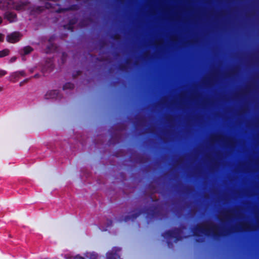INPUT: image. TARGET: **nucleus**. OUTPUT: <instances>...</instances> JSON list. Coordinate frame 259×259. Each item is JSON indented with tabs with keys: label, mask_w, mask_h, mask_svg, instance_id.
<instances>
[{
	"label": "nucleus",
	"mask_w": 259,
	"mask_h": 259,
	"mask_svg": "<svg viewBox=\"0 0 259 259\" xmlns=\"http://www.w3.org/2000/svg\"><path fill=\"white\" fill-rule=\"evenodd\" d=\"M89 259H101V256L95 252H92L88 253L87 255Z\"/></svg>",
	"instance_id": "nucleus-11"
},
{
	"label": "nucleus",
	"mask_w": 259,
	"mask_h": 259,
	"mask_svg": "<svg viewBox=\"0 0 259 259\" xmlns=\"http://www.w3.org/2000/svg\"><path fill=\"white\" fill-rule=\"evenodd\" d=\"M100 45H101V47H103L105 45V41H101L100 42Z\"/></svg>",
	"instance_id": "nucleus-25"
},
{
	"label": "nucleus",
	"mask_w": 259,
	"mask_h": 259,
	"mask_svg": "<svg viewBox=\"0 0 259 259\" xmlns=\"http://www.w3.org/2000/svg\"><path fill=\"white\" fill-rule=\"evenodd\" d=\"M74 87L73 83L71 82H67L63 87V90H65L67 89H73Z\"/></svg>",
	"instance_id": "nucleus-13"
},
{
	"label": "nucleus",
	"mask_w": 259,
	"mask_h": 259,
	"mask_svg": "<svg viewBox=\"0 0 259 259\" xmlns=\"http://www.w3.org/2000/svg\"><path fill=\"white\" fill-rule=\"evenodd\" d=\"M4 18L10 23L15 22L17 21V14L14 12L7 11L4 14Z\"/></svg>",
	"instance_id": "nucleus-7"
},
{
	"label": "nucleus",
	"mask_w": 259,
	"mask_h": 259,
	"mask_svg": "<svg viewBox=\"0 0 259 259\" xmlns=\"http://www.w3.org/2000/svg\"><path fill=\"white\" fill-rule=\"evenodd\" d=\"M16 60V57H12L11 59V61L12 62H14L15 61V60Z\"/></svg>",
	"instance_id": "nucleus-26"
},
{
	"label": "nucleus",
	"mask_w": 259,
	"mask_h": 259,
	"mask_svg": "<svg viewBox=\"0 0 259 259\" xmlns=\"http://www.w3.org/2000/svg\"><path fill=\"white\" fill-rule=\"evenodd\" d=\"M13 76L15 78H18L19 76H25V73L24 71H19L15 72L13 74Z\"/></svg>",
	"instance_id": "nucleus-14"
},
{
	"label": "nucleus",
	"mask_w": 259,
	"mask_h": 259,
	"mask_svg": "<svg viewBox=\"0 0 259 259\" xmlns=\"http://www.w3.org/2000/svg\"><path fill=\"white\" fill-rule=\"evenodd\" d=\"M22 35L19 32L14 31L7 36V41L10 43H15L19 41Z\"/></svg>",
	"instance_id": "nucleus-6"
},
{
	"label": "nucleus",
	"mask_w": 259,
	"mask_h": 259,
	"mask_svg": "<svg viewBox=\"0 0 259 259\" xmlns=\"http://www.w3.org/2000/svg\"><path fill=\"white\" fill-rule=\"evenodd\" d=\"M10 51L7 49H4L0 51V58L4 57L9 54Z\"/></svg>",
	"instance_id": "nucleus-15"
},
{
	"label": "nucleus",
	"mask_w": 259,
	"mask_h": 259,
	"mask_svg": "<svg viewBox=\"0 0 259 259\" xmlns=\"http://www.w3.org/2000/svg\"><path fill=\"white\" fill-rule=\"evenodd\" d=\"M117 34H116L113 35V38L115 39L117 37Z\"/></svg>",
	"instance_id": "nucleus-29"
},
{
	"label": "nucleus",
	"mask_w": 259,
	"mask_h": 259,
	"mask_svg": "<svg viewBox=\"0 0 259 259\" xmlns=\"http://www.w3.org/2000/svg\"><path fill=\"white\" fill-rule=\"evenodd\" d=\"M2 21H3L2 18L1 17H0V24L2 23Z\"/></svg>",
	"instance_id": "nucleus-30"
},
{
	"label": "nucleus",
	"mask_w": 259,
	"mask_h": 259,
	"mask_svg": "<svg viewBox=\"0 0 259 259\" xmlns=\"http://www.w3.org/2000/svg\"><path fill=\"white\" fill-rule=\"evenodd\" d=\"M76 21L75 19H71L69 20V23L67 25H64V27L65 28L68 29V30H70L71 31H73V25L75 24Z\"/></svg>",
	"instance_id": "nucleus-10"
},
{
	"label": "nucleus",
	"mask_w": 259,
	"mask_h": 259,
	"mask_svg": "<svg viewBox=\"0 0 259 259\" xmlns=\"http://www.w3.org/2000/svg\"><path fill=\"white\" fill-rule=\"evenodd\" d=\"M65 53H62V61H63V58L65 56Z\"/></svg>",
	"instance_id": "nucleus-28"
},
{
	"label": "nucleus",
	"mask_w": 259,
	"mask_h": 259,
	"mask_svg": "<svg viewBox=\"0 0 259 259\" xmlns=\"http://www.w3.org/2000/svg\"><path fill=\"white\" fill-rule=\"evenodd\" d=\"M59 92L58 90L50 91L45 95V98L47 99L57 98L59 96Z\"/></svg>",
	"instance_id": "nucleus-8"
},
{
	"label": "nucleus",
	"mask_w": 259,
	"mask_h": 259,
	"mask_svg": "<svg viewBox=\"0 0 259 259\" xmlns=\"http://www.w3.org/2000/svg\"><path fill=\"white\" fill-rule=\"evenodd\" d=\"M38 74H35V75H34V77L36 78V77H38Z\"/></svg>",
	"instance_id": "nucleus-32"
},
{
	"label": "nucleus",
	"mask_w": 259,
	"mask_h": 259,
	"mask_svg": "<svg viewBox=\"0 0 259 259\" xmlns=\"http://www.w3.org/2000/svg\"><path fill=\"white\" fill-rule=\"evenodd\" d=\"M78 9H79L78 6L77 5H76V4H73V5H72L70 6L67 8L59 9L57 11V12L61 13V12H62L68 11H76V10H78Z\"/></svg>",
	"instance_id": "nucleus-9"
},
{
	"label": "nucleus",
	"mask_w": 259,
	"mask_h": 259,
	"mask_svg": "<svg viewBox=\"0 0 259 259\" xmlns=\"http://www.w3.org/2000/svg\"><path fill=\"white\" fill-rule=\"evenodd\" d=\"M65 259H72V258H73V257H72V256H71L70 255H65Z\"/></svg>",
	"instance_id": "nucleus-24"
},
{
	"label": "nucleus",
	"mask_w": 259,
	"mask_h": 259,
	"mask_svg": "<svg viewBox=\"0 0 259 259\" xmlns=\"http://www.w3.org/2000/svg\"><path fill=\"white\" fill-rule=\"evenodd\" d=\"M5 1V0H0V3L2 2H4Z\"/></svg>",
	"instance_id": "nucleus-37"
},
{
	"label": "nucleus",
	"mask_w": 259,
	"mask_h": 259,
	"mask_svg": "<svg viewBox=\"0 0 259 259\" xmlns=\"http://www.w3.org/2000/svg\"><path fill=\"white\" fill-rule=\"evenodd\" d=\"M73 259H85V258L79 255H76L75 257H73Z\"/></svg>",
	"instance_id": "nucleus-20"
},
{
	"label": "nucleus",
	"mask_w": 259,
	"mask_h": 259,
	"mask_svg": "<svg viewBox=\"0 0 259 259\" xmlns=\"http://www.w3.org/2000/svg\"><path fill=\"white\" fill-rule=\"evenodd\" d=\"M23 51V55H26L30 53L33 51V49L30 46H26L24 47Z\"/></svg>",
	"instance_id": "nucleus-12"
},
{
	"label": "nucleus",
	"mask_w": 259,
	"mask_h": 259,
	"mask_svg": "<svg viewBox=\"0 0 259 259\" xmlns=\"http://www.w3.org/2000/svg\"><path fill=\"white\" fill-rule=\"evenodd\" d=\"M45 8L48 9L52 8L53 5L49 2H47L45 3Z\"/></svg>",
	"instance_id": "nucleus-17"
},
{
	"label": "nucleus",
	"mask_w": 259,
	"mask_h": 259,
	"mask_svg": "<svg viewBox=\"0 0 259 259\" xmlns=\"http://www.w3.org/2000/svg\"><path fill=\"white\" fill-rule=\"evenodd\" d=\"M112 221L111 220H110V221H109V226H111V225H112Z\"/></svg>",
	"instance_id": "nucleus-31"
},
{
	"label": "nucleus",
	"mask_w": 259,
	"mask_h": 259,
	"mask_svg": "<svg viewBox=\"0 0 259 259\" xmlns=\"http://www.w3.org/2000/svg\"><path fill=\"white\" fill-rule=\"evenodd\" d=\"M3 90V88L0 87V92Z\"/></svg>",
	"instance_id": "nucleus-35"
},
{
	"label": "nucleus",
	"mask_w": 259,
	"mask_h": 259,
	"mask_svg": "<svg viewBox=\"0 0 259 259\" xmlns=\"http://www.w3.org/2000/svg\"><path fill=\"white\" fill-rule=\"evenodd\" d=\"M81 73V72L80 71H77L76 72V74H73V78H75L77 76L80 75V74Z\"/></svg>",
	"instance_id": "nucleus-19"
},
{
	"label": "nucleus",
	"mask_w": 259,
	"mask_h": 259,
	"mask_svg": "<svg viewBox=\"0 0 259 259\" xmlns=\"http://www.w3.org/2000/svg\"><path fill=\"white\" fill-rule=\"evenodd\" d=\"M55 36L54 35H53V36H51L49 38L48 41H49V42L50 43V45H49L47 47V49L48 50H50L51 47H54V45L53 44V41H54V40L55 39Z\"/></svg>",
	"instance_id": "nucleus-16"
},
{
	"label": "nucleus",
	"mask_w": 259,
	"mask_h": 259,
	"mask_svg": "<svg viewBox=\"0 0 259 259\" xmlns=\"http://www.w3.org/2000/svg\"><path fill=\"white\" fill-rule=\"evenodd\" d=\"M149 198L151 201L149 206L137 209L135 212L133 213L131 215L125 216L123 220L124 221L127 222L130 220L133 221L141 214L145 215V218L148 222L155 219L161 220L162 204L160 203L158 199H154L151 196H149Z\"/></svg>",
	"instance_id": "nucleus-1"
},
{
	"label": "nucleus",
	"mask_w": 259,
	"mask_h": 259,
	"mask_svg": "<svg viewBox=\"0 0 259 259\" xmlns=\"http://www.w3.org/2000/svg\"><path fill=\"white\" fill-rule=\"evenodd\" d=\"M126 63H127V64H128V63H130V60H129V59H127V60H126Z\"/></svg>",
	"instance_id": "nucleus-33"
},
{
	"label": "nucleus",
	"mask_w": 259,
	"mask_h": 259,
	"mask_svg": "<svg viewBox=\"0 0 259 259\" xmlns=\"http://www.w3.org/2000/svg\"><path fill=\"white\" fill-rule=\"evenodd\" d=\"M7 74V71L0 69V77H2Z\"/></svg>",
	"instance_id": "nucleus-18"
},
{
	"label": "nucleus",
	"mask_w": 259,
	"mask_h": 259,
	"mask_svg": "<svg viewBox=\"0 0 259 259\" xmlns=\"http://www.w3.org/2000/svg\"><path fill=\"white\" fill-rule=\"evenodd\" d=\"M97 60L100 61H101V59H99V58H97Z\"/></svg>",
	"instance_id": "nucleus-34"
},
{
	"label": "nucleus",
	"mask_w": 259,
	"mask_h": 259,
	"mask_svg": "<svg viewBox=\"0 0 259 259\" xmlns=\"http://www.w3.org/2000/svg\"><path fill=\"white\" fill-rule=\"evenodd\" d=\"M212 225L211 229L206 228L204 225H197L193 229V234L195 236H199V233H203L206 235H209L210 234L214 238H219L221 236H225V234H223L218 232L217 230L219 228L218 226L214 225L212 223H210Z\"/></svg>",
	"instance_id": "nucleus-2"
},
{
	"label": "nucleus",
	"mask_w": 259,
	"mask_h": 259,
	"mask_svg": "<svg viewBox=\"0 0 259 259\" xmlns=\"http://www.w3.org/2000/svg\"><path fill=\"white\" fill-rule=\"evenodd\" d=\"M28 4L27 2H15L13 0H5L0 3V9L3 10H8L14 9L17 11L23 10Z\"/></svg>",
	"instance_id": "nucleus-3"
},
{
	"label": "nucleus",
	"mask_w": 259,
	"mask_h": 259,
	"mask_svg": "<svg viewBox=\"0 0 259 259\" xmlns=\"http://www.w3.org/2000/svg\"><path fill=\"white\" fill-rule=\"evenodd\" d=\"M27 81H28V79H26L24 80L23 81L20 82V86H22L24 83L26 82Z\"/></svg>",
	"instance_id": "nucleus-23"
},
{
	"label": "nucleus",
	"mask_w": 259,
	"mask_h": 259,
	"mask_svg": "<svg viewBox=\"0 0 259 259\" xmlns=\"http://www.w3.org/2000/svg\"><path fill=\"white\" fill-rule=\"evenodd\" d=\"M4 34L0 33V41H3L4 40Z\"/></svg>",
	"instance_id": "nucleus-22"
},
{
	"label": "nucleus",
	"mask_w": 259,
	"mask_h": 259,
	"mask_svg": "<svg viewBox=\"0 0 259 259\" xmlns=\"http://www.w3.org/2000/svg\"><path fill=\"white\" fill-rule=\"evenodd\" d=\"M121 249L118 247H114L110 251L106 253L107 259H122L119 254Z\"/></svg>",
	"instance_id": "nucleus-5"
},
{
	"label": "nucleus",
	"mask_w": 259,
	"mask_h": 259,
	"mask_svg": "<svg viewBox=\"0 0 259 259\" xmlns=\"http://www.w3.org/2000/svg\"><path fill=\"white\" fill-rule=\"evenodd\" d=\"M182 229L181 228H175L163 233V238L166 236L169 238L175 239V242H177L182 239Z\"/></svg>",
	"instance_id": "nucleus-4"
},
{
	"label": "nucleus",
	"mask_w": 259,
	"mask_h": 259,
	"mask_svg": "<svg viewBox=\"0 0 259 259\" xmlns=\"http://www.w3.org/2000/svg\"><path fill=\"white\" fill-rule=\"evenodd\" d=\"M171 41L174 42H175L176 41H175V39H171Z\"/></svg>",
	"instance_id": "nucleus-36"
},
{
	"label": "nucleus",
	"mask_w": 259,
	"mask_h": 259,
	"mask_svg": "<svg viewBox=\"0 0 259 259\" xmlns=\"http://www.w3.org/2000/svg\"><path fill=\"white\" fill-rule=\"evenodd\" d=\"M162 172H163V173L164 172V171H163V170L162 171Z\"/></svg>",
	"instance_id": "nucleus-38"
},
{
	"label": "nucleus",
	"mask_w": 259,
	"mask_h": 259,
	"mask_svg": "<svg viewBox=\"0 0 259 259\" xmlns=\"http://www.w3.org/2000/svg\"><path fill=\"white\" fill-rule=\"evenodd\" d=\"M36 10H38V11H41V7H38L37 8H36Z\"/></svg>",
	"instance_id": "nucleus-27"
},
{
	"label": "nucleus",
	"mask_w": 259,
	"mask_h": 259,
	"mask_svg": "<svg viewBox=\"0 0 259 259\" xmlns=\"http://www.w3.org/2000/svg\"><path fill=\"white\" fill-rule=\"evenodd\" d=\"M125 68V65H124V64H120L119 65V69L121 70H124Z\"/></svg>",
	"instance_id": "nucleus-21"
}]
</instances>
